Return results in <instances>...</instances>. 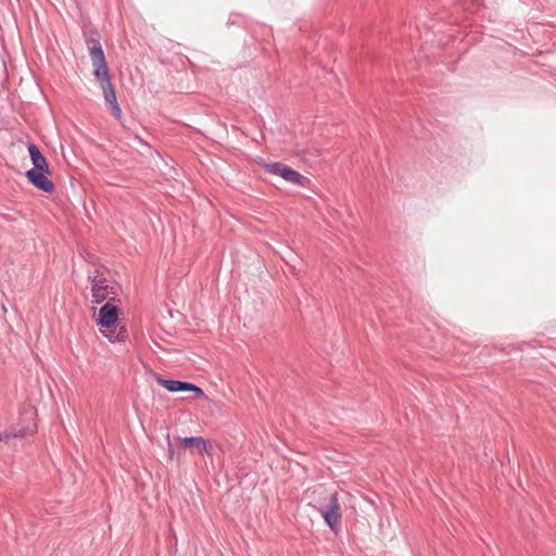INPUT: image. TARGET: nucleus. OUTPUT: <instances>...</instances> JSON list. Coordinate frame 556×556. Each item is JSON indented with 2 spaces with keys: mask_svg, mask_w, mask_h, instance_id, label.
<instances>
[{
  "mask_svg": "<svg viewBox=\"0 0 556 556\" xmlns=\"http://www.w3.org/2000/svg\"><path fill=\"white\" fill-rule=\"evenodd\" d=\"M85 42L93 66V74L99 81L105 104L111 110L116 119L122 118V110L118 105L116 93L109 73L108 62L104 51L96 33H85Z\"/></svg>",
  "mask_w": 556,
  "mask_h": 556,
  "instance_id": "f257e3e1",
  "label": "nucleus"
},
{
  "mask_svg": "<svg viewBox=\"0 0 556 556\" xmlns=\"http://www.w3.org/2000/svg\"><path fill=\"white\" fill-rule=\"evenodd\" d=\"M28 152L34 167L27 170L26 177L39 190L52 193L55 189L54 184L46 177L49 166L46 157L35 144L28 146Z\"/></svg>",
  "mask_w": 556,
  "mask_h": 556,
  "instance_id": "f03ea898",
  "label": "nucleus"
},
{
  "mask_svg": "<svg viewBox=\"0 0 556 556\" xmlns=\"http://www.w3.org/2000/svg\"><path fill=\"white\" fill-rule=\"evenodd\" d=\"M118 308L110 301L106 302L99 311L98 324L106 328L109 333L104 336L111 341H121L125 336V329L122 327L117 332L115 330L117 326Z\"/></svg>",
  "mask_w": 556,
  "mask_h": 556,
  "instance_id": "7ed1b4c3",
  "label": "nucleus"
},
{
  "mask_svg": "<svg viewBox=\"0 0 556 556\" xmlns=\"http://www.w3.org/2000/svg\"><path fill=\"white\" fill-rule=\"evenodd\" d=\"M319 514L324 518L327 526L337 533L342 520L341 506L338 498V493H332L329 503L321 508H318Z\"/></svg>",
  "mask_w": 556,
  "mask_h": 556,
  "instance_id": "20e7f679",
  "label": "nucleus"
},
{
  "mask_svg": "<svg viewBox=\"0 0 556 556\" xmlns=\"http://www.w3.org/2000/svg\"><path fill=\"white\" fill-rule=\"evenodd\" d=\"M36 410L33 407L25 408L21 413L22 420L26 422L25 426L14 431H5L0 433V441H9L12 438L25 437L34 434L37 431V424L35 421Z\"/></svg>",
  "mask_w": 556,
  "mask_h": 556,
  "instance_id": "39448f33",
  "label": "nucleus"
},
{
  "mask_svg": "<svg viewBox=\"0 0 556 556\" xmlns=\"http://www.w3.org/2000/svg\"><path fill=\"white\" fill-rule=\"evenodd\" d=\"M155 380L169 392H193L195 399H202L205 396L201 388L190 382L165 379L160 375L155 377Z\"/></svg>",
  "mask_w": 556,
  "mask_h": 556,
  "instance_id": "423d86ee",
  "label": "nucleus"
},
{
  "mask_svg": "<svg viewBox=\"0 0 556 556\" xmlns=\"http://www.w3.org/2000/svg\"><path fill=\"white\" fill-rule=\"evenodd\" d=\"M89 279L91 281L92 301L100 304L109 299L110 290L112 288L106 283L105 278L89 276Z\"/></svg>",
  "mask_w": 556,
  "mask_h": 556,
  "instance_id": "0eeeda50",
  "label": "nucleus"
},
{
  "mask_svg": "<svg viewBox=\"0 0 556 556\" xmlns=\"http://www.w3.org/2000/svg\"><path fill=\"white\" fill-rule=\"evenodd\" d=\"M185 448L197 450L200 455L208 454V443L202 437H189L179 439Z\"/></svg>",
  "mask_w": 556,
  "mask_h": 556,
  "instance_id": "6e6552de",
  "label": "nucleus"
},
{
  "mask_svg": "<svg viewBox=\"0 0 556 556\" xmlns=\"http://www.w3.org/2000/svg\"><path fill=\"white\" fill-rule=\"evenodd\" d=\"M280 177H282L285 180H287L291 184L302 186V187H305L309 182V179L307 177L303 176L302 174H300L299 172L292 169L291 167H289L287 165H285V167L282 168V172L280 173Z\"/></svg>",
  "mask_w": 556,
  "mask_h": 556,
  "instance_id": "1a4fd4ad",
  "label": "nucleus"
},
{
  "mask_svg": "<svg viewBox=\"0 0 556 556\" xmlns=\"http://www.w3.org/2000/svg\"><path fill=\"white\" fill-rule=\"evenodd\" d=\"M283 167H285V164H282L280 162H275V163H269V164L264 165V168L266 169V172H268L273 175H277V176H280V173L282 172Z\"/></svg>",
  "mask_w": 556,
  "mask_h": 556,
  "instance_id": "9d476101",
  "label": "nucleus"
},
{
  "mask_svg": "<svg viewBox=\"0 0 556 556\" xmlns=\"http://www.w3.org/2000/svg\"><path fill=\"white\" fill-rule=\"evenodd\" d=\"M166 441H167L168 458L170 460H174L175 459V451H174V447H173V444L170 441L169 433L166 434Z\"/></svg>",
  "mask_w": 556,
  "mask_h": 556,
  "instance_id": "9b49d317",
  "label": "nucleus"
}]
</instances>
